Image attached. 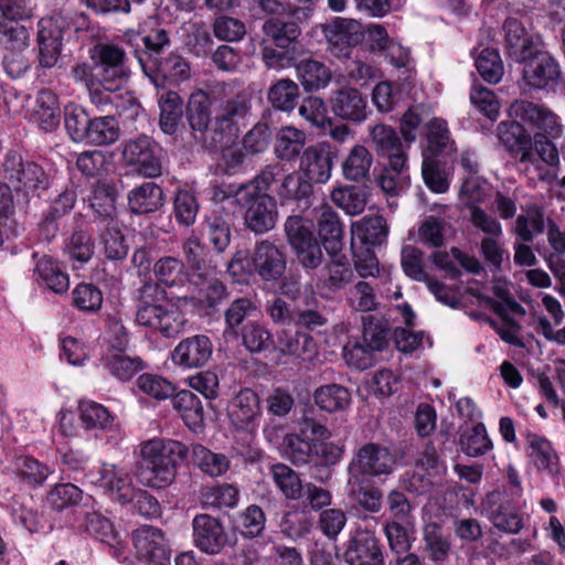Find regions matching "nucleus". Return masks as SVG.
I'll return each mask as SVG.
<instances>
[{
    "label": "nucleus",
    "instance_id": "nucleus-15",
    "mask_svg": "<svg viewBox=\"0 0 565 565\" xmlns=\"http://www.w3.org/2000/svg\"><path fill=\"white\" fill-rule=\"evenodd\" d=\"M38 44L39 60L44 67H52L57 62L62 46V34L70 26L67 18L55 13L39 21Z\"/></svg>",
    "mask_w": 565,
    "mask_h": 565
},
{
    "label": "nucleus",
    "instance_id": "nucleus-33",
    "mask_svg": "<svg viewBox=\"0 0 565 565\" xmlns=\"http://www.w3.org/2000/svg\"><path fill=\"white\" fill-rule=\"evenodd\" d=\"M313 441L312 456L322 465H335L343 454V445L332 440V434L327 426H310Z\"/></svg>",
    "mask_w": 565,
    "mask_h": 565
},
{
    "label": "nucleus",
    "instance_id": "nucleus-34",
    "mask_svg": "<svg viewBox=\"0 0 565 565\" xmlns=\"http://www.w3.org/2000/svg\"><path fill=\"white\" fill-rule=\"evenodd\" d=\"M318 232L327 253L342 250V226L337 213L328 205L321 206L318 211Z\"/></svg>",
    "mask_w": 565,
    "mask_h": 565
},
{
    "label": "nucleus",
    "instance_id": "nucleus-22",
    "mask_svg": "<svg viewBox=\"0 0 565 565\" xmlns=\"http://www.w3.org/2000/svg\"><path fill=\"white\" fill-rule=\"evenodd\" d=\"M332 168L333 156L327 143L311 146L301 156L300 169L310 183H327Z\"/></svg>",
    "mask_w": 565,
    "mask_h": 565
},
{
    "label": "nucleus",
    "instance_id": "nucleus-6",
    "mask_svg": "<svg viewBox=\"0 0 565 565\" xmlns=\"http://www.w3.org/2000/svg\"><path fill=\"white\" fill-rule=\"evenodd\" d=\"M4 177L13 191L23 195H35L45 191L51 183V177L33 161H23L17 153H9L3 163Z\"/></svg>",
    "mask_w": 565,
    "mask_h": 565
},
{
    "label": "nucleus",
    "instance_id": "nucleus-10",
    "mask_svg": "<svg viewBox=\"0 0 565 565\" xmlns=\"http://www.w3.org/2000/svg\"><path fill=\"white\" fill-rule=\"evenodd\" d=\"M285 231L299 263L305 268L318 267L322 262V250L313 236L311 222L300 216H289Z\"/></svg>",
    "mask_w": 565,
    "mask_h": 565
},
{
    "label": "nucleus",
    "instance_id": "nucleus-30",
    "mask_svg": "<svg viewBox=\"0 0 565 565\" xmlns=\"http://www.w3.org/2000/svg\"><path fill=\"white\" fill-rule=\"evenodd\" d=\"M276 350L281 355L306 361L312 359L316 352V344L313 339L306 333L291 332L284 329L277 332Z\"/></svg>",
    "mask_w": 565,
    "mask_h": 565
},
{
    "label": "nucleus",
    "instance_id": "nucleus-54",
    "mask_svg": "<svg viewBox=\"0 0 565 565\" xmlns=\"http://www.w3.org/2000/svg\"><path fill=\"white\" fill-rule=\"evenodd\" d=\"M92 120L82 106L76 104L65 106V129L74 142L85 141Z\"/></svg>",
    "mask_w": 565,
    "mask_h": 565
},
{
    "label": "nucleus",
    "instance_id": "nucleus-18",
    "mask_svg": "<svg viewBox=\"0 0 565 565\" xmlns=\"http://www.w3.org/2000/svg\"><path fill=\"white\" fill-rule=\"evenodd\" d=\"M88 478L115 502L126 504L135 500L137 489L134 487L130 475L122 468L104 463L98 475L92 473Z\"/></svg>",
    "mask_w": 565,
    "mask_h": 565
},
{
    "label": "nucleus",
    "instance_id": "nucleus-43",
    "mask_svg": "<svg viewBox=\"0 0 565 565\" xmlns=\"http://www.w3.org/2000/svg\"><path fill=\"white\" fill-rule=\"evenodd\" d=\"M367 39L373 51L385 52L391 57V62L396 66L405 65L408 52L399 44L394 43L382 25L371 24L367 28Z\"/></svg>",
    "mask_w": 565,
    "mask_h": 565
},
{
    "label": "nucleus",
    "instance_id": "nucleus-53",
    "mask_svg": "<svg viewBox=\"0 0 565 565\" xmlns=\"http://www.w3.org/2000/svg\"><path fill=\"white\" fill-rule=\"evenodd\" d=\"M312 447L310 426L301 429L300 434H287L284 437L285 452L295 463L307 462L312 456Z\"/></svg>",
    "mask_w": 565,
    "mask_h": 565
},
{
    "label": "nucleus",
    "instance_id": "nucleus-7",
    "mask_svg": "<svg viewBox=\"0 0 565 565\" xmlns=\"http://www.w3.org/2000/svg\"><path fill=\"white\" fill-rule=\"evenodd\" d=\"M509 115L513 119L522 121L530 130L534 131L535 139H556L563 134L559 116L544 105L527 100H516L510 106Z\"/></svg>",
    "mask_w": 565,
    "mask_h": 565
},
{
    "label": "nucleus",
    "instance_id": "nucleus-63",
    "mask_svg": "<svg viewBox=\"0 0 565 565\" xmlns=\"http://www.w3.org/2000/svg\"><path fill=\"white\" fill-rule=\"evenodd\" d=\"M298 97V85L291 79H280L268 92V99L273 106L285 111L295 108Z\"/></svg>",
    "mask_w": 565,
    "mask_h": 565
},
{
    "label": "nucleus",
    "instance_id": "nucleus-36",
    "mask_svg": "<svg viewBox=\"0 0 565 565\" xmlns=\"http://www.w3.org/2000/svg\"><path fill=\"white\" fill-rule=\"evenodd\" d=\"M128 204L135 214H146L163 205L162 189L153 182H145L128 194Z\"/></svg>",
    "mask_w": 565,
    "mask_h": 565
},
{
    "label": "nucleus",
    "instance_id": "nucleus-2",
    "mask_svg": "<svg viewBox=\"0 0 565 565\" xmlns=\"http://www.w3.org/2000/svg\"><path fill=\"white\" fill-rule=\"evenodd\" d=\"M141 305L136 313L138 324L159 332L166 338L179 334L185 322L182 306L188 297L167 299L166 291L153 281H147L139 290Z\"/></svg>",
    "mask_w": 565,
    "mask_h": 565
},
{
    "label": "nucleus",
    "instance_id": "nucleus-58",
    "mask_svg": "<svg viewBox=\"0 0 565 565\" xmlns=\"http://www.w3.org/2000/svg\"><path fill=\"white\" fill-rule=\"evenodd\" d=\"M475 65L481 77L491 84H497L503 75V63L497 49L486 47L476 58Z\"/></svg>",
    "mask_w": 565,
    "mask_h": 565
},
{
    "label": "nucleus",
    "instance_id": "nucleus-31",
    "mask_svg": "<svg viewBox=\"0 0 565 565\" xmlns=\"http://www.w3.org/2000/svg\"><path fill=\"white\" fill-rule=\"evenodd\" d=\"M35 281L55 294H64L70 287L67 273L61 265L49 256L41 257L34 268Z\"/></svg>",
    "mask_w": 565,
    "mask_h": 565
},
{
    "label": "nucleus",
    "instance_id": "nucleus-17",
    "mask_svg": "<svg viewBox=\"0 0 565 565\" xmlns=\"http://www.w3.org/2000/svg\"><path fill=\"white\" fill-rule=\"evenodd\" d=\"M25 118L45 132L54 131L61 122L58 96L49 88L40 89L28 99Z\"/></svg>",
    "mask_w": 565,
    "mask_h": 565
},
{
    "label": "nucleus",
    "instance_id": "nucleus-45",
    "mask_svg": "<svg viewBox=\"0 0 565 565\" xmlns=\"http://www.w3.org/2000/svg\"><path fill=\"white\" fill-rule=\"evenodd\" d=\"M306 145V134L292 126L279 129L275 140V153L281 160H292L299 156Z\"/></svg>",
    "mask_w": 565,
    "mask_h": 565
},
{
    "label": "nucleus",
    "instance_id": "nucleus-4",
    "mask_svg": "<svg viewBox=\"0 0 565 565\" xmlns=\"http://www.w3.org/2000/svg\"><path fill=\"white\" fill-rule=\"evenodd\" d=\"M427 147L423 151L422 174L426 185L435 193H445L450 185L448 172L437 159L443 153H450L454 145L445 120L431 119L427 125Z\"/></svg>",
    "mask_w": 565,
    "mask_h": 565
},
{
    "label": "nucleus",
    "instance_id": "nucleus-23",
    "mask_svg": "<svg viewBox=\"0 0 565 565\" xmlns=\"http://www.w3.org/2000/svg\"><path fill=\"white\" fill-rule=\"evenodd\" d=\"M192 525L195 545L202 552L216 554L227 543V535L218 519L200 514L193 519Z\"/></svg>",
    "mask_w": 565,
    "mask_h": 565
},
{
    "label": "nucleus",
    "instance_id": "nucleus-60",
    "mask_svg": "<svg viewBox=\"0 0 565 565\" xmlns=\"http://www.w3.org/2000/svg\"><path fill=\"white\" fill-rule=\"evenodd\" d=\"M271 473L276 486L287 499L297 500L302 497L305 486L290 467L284 463L274 465Z\"/></svg>",
    "mask_w": 565,
    "mask_h": 565
},
{
    "label": "nucleus",
    "instance_id": "nucleus-14",
    "mask_svg": "<svg viewBox=\"0 0 565 565\" xmlns=\"http://www.w3.org/2000/svg\"><path fill=\"white\" fill-rule=\"evenodd\" d=\"M328 50L338 58L350 56L352 49L363 40L362 25L353 19L334 18L322 26Z\"/></svg>",
    "mask_w": 565,
    "mask_h": 565
},
{
    "label": "nucleus",
    "instance_id": "nucleus-56",
    "mask_svg": "<svg viewBox=\"0 0 565 565\" xmlns=\"http://www.w3.org/2000/svg\"><path fill=\"white\" fill-rule=\"evenodd\" d=\"M192 458L194 463L211 477L221 476L230 468V461L224 455L212 452L202 445L193 446Z\"/></svg>",
    "mask_w": 565,
    "mask_h": 565
},
{
    "label": "nucleus",
    "instance_id": "nucleus-9",
    "mask_svg": "<svg viewBox=\"0 0 565 565\" xmlns=\"http://www.w3.org/2000/svg\"><path fill=\"white\" fill-rule=\"evenodd\" d=\"M75 523L78 530L88 532L102 543L107 544L113 550V555L121 563H126L128 557L124 555V541L114 524L98 511L87 507H78L74 510Z\"/></svg>",
    "mask_w": 565,
    "mask_h": 565
},
{
    "label": "nucleus",
    "instance_id": "nucleus-11",
    "mask_svg": "<svg viewBox=\"0 0 565 565\" xmlns=\"http://www.w3.org/2000/svg\"><path fill=\"white\" fill-rule=\"evenodd\" d=\"M387 344L386 331L376 324H365L361 341L348 342L343 348L345 363L356 370H365L375 362V353Z\"/></svg>",
    "mask_w": 565,
    "mask_h": 565
},
{
    "label": "nucleus",
    "instance_id": "nucleus-38",
    "mask_svg": "<svg viewBox=\"0 0 565 565\" xmlns=\"http://www.w3.org/2000/svg\"><path fill=\"white\" fill-rule=\"evenodd\" d=\"M315 404L323 412L335 414L345 411L351 403V394L340 384H327L316 388Z\"/></svg>",
    "mask_w": 565,
    "mask_h": 565
},
{
    "label": "nucleus",
    "instance_id": "nucleus-1",
    "mask_svg": "<svg viewBox=\"0 0 565 565\" xmlns=\"http://www.w3.org/2000/svg\"><path fill=\"white\" fill-rule=\"evenodd\" d=\"M522 121L501 122L498 135L501 142L519 156V163L526 175L534 180L552 181L551 168L558 166L559 157L551 140L535 139L526 131Z\"/></svg>",
    "mask_w": 565,
    "mask_h": 565
},
{
    "label": "nucleus",
    "instance_id": "nucleus-47",
    "mask_svg": "<svg viewBox=\"0 0 565 565\" xmlns=\"http://www.w3.org/2000/svg\"><path fill=\"white\" fill-rule=\"evenodd\" d=\"M492 192V185L479 174L467 175L459 191V201L470 210L486 203Z\"/></svg>",
    "mask_w": 565,
    "mask_h": 565
},
{
    "label": "nucleus",
    "instance_id": "nucleus-55",
    "mask_svg": "<svg viewBox=\"0 0 565 565\" xmlns=\"http://www.w3.org/2000/svg\"><path fill=\"white\" fill-rule=\"evenodd\" d=\"M249 111V103L245 96H236L228 100L214 116L216 128L220 130L230 129L236 126Z\"/></svg>",
    "mask_w": 565,
    "mask_h": 565
},
{
    "label": "nucleus",
    "instance_id": "nucleus-50",
    "mask_svg": "<svg viewBox=\"0 0 565 565\" xmlns=\"http://www.w3.org/2000/svg\"><path fill=\"white\" fill-rule=\"evenodd\" d=\"M259 414L258 396L252 390L241 391L231 404L232 424H250Z\"/></svg>",
    "mask_w": 565,
    "mask_h": 565
},
{
    "label": "nucleus",
    "instance_id": "nucleus-12",
    "mask_svg": "<svg viewBox=\"0 0 565 565\" xmlns=\"http://www.w3.org/2000/svg\"><path fill=\"white\" fill-rule=\"evenodd\" d=\"M143 73L156 88H164L167 85H178L191 77L189 62L181 55L170 54L157 61L149 57L145 61L138 56Z\"/></svg>",
    "mask_w": 565,
    "mask_h": 565
},
{
    "label": "nucleus",
    "instance_id": "nucleus-26",
    "mask_svg": "<svg viewBox=\"0 0 565 565\" xmlns=\"http://www.w3.org/2000/svg\"><path fill=\"white\" fill-rule=\"evenodd\" d=\"M559 75V68L556 61L545 52H534L525 61L523 70L524 82L533 88H545L556 82Z\"/></svg>",
    "mask_w": 565,
    "mask_h": 565
},
{
    "label": "nucleus",
    "instance_id": "nucleus-21",
    "mask_svg": "<svg viewBox=\"0 0 565 565\" xmlns=\"http://www.w3.org/2000/svg\"><path fill=\"white\" fill-rule=\"evenodd\" d=\"M329 104L332 113L342 120L362 122L366 119V98L353 87L332 92Z\"/></svg>",
    "mask_w": 565,
    "mask_h": 565
},
{
    "label": "nucleus",
    "instance_id": "nucleus-13",
    "mask_svg": "<svg viewBox=\"0 0 565 565\" xmlns=\"http://www.w3.org/2000/svg\"><path fill=\"white\" fill-rule=\"evenodd\" d=\"M396 465L395 456L386 448L367 444L360 448L349 467V482H359L360 476L388 475Z\"/></svg>",
    "mask_w": 565,
    "mask_h": 565
},
{
    "label": "nucleus",
    "instance_id": "nucleus-35",
    "mask_svg": "<svg viewBox=\"0 0 565 565\" xmlns=\"http://www.w3.org/2000/svg\"><path fill=\"white\" fill-rule=\"evenodd\" d=\"M527 454L532 465L542 471L554 475L558 470V457L551 443L542 436L527 434Z\"/></svg>",
    "mask_w": 565,
    "mask_h": 565
},
{
    "label": "nucleus",
    "instance_id": "nucleus-44",
    "mask_svg": "<svg viewBox=\"0 0 565 565\" xmlns=\"http://www.w3.org/2000/svg\"><path fill=\"white\" fill-rule=\"evenodd\" d=\"M352 238L365 245H380L387 236L386 221L380 216L363 217L352 224Z\"/></svg>",
    "mask_w": 565,
    "mask_h": 565
},
{
    "label": "nucleus",
    "instance_id": "nucleus-28",
    "mask_svg": "<svg viewBox=\"0 0 565 565\" xmlns=\"http://www.w3.org/2000/svg\"><path fill=\"white\" fill-rule=\"evenodd\" d=\"M344 558L350 565H383L377 540L367 532L358 533L350 541Z\"/></svg>",
    "mask_w": 565,
    "mask_h": 565
},
{
    "label": "nucleus",
    "instance_id": "nucleus-46",
    "mask_svg": "<svg viewBox=\"0 0 565 565\" xmlns=\"http://www.w3.org/2000/svg\"><path fill=\"white\" fill-rule=\"evenodd\" d=\"M182 99L177 92L169 90L159 97V124L164 134L177 131L183 114Z\"/></svg>",
    "mask_w": 565,
    "mask_h": 565
},
{
    "label": "nucleus",
    "instance_id": "nucleus-19",
    "mask_svg": "<svg viewBox=\"0 0 565 565\" xmlns=\"http://www.w3.org/2000/svg\"><path fill=\"white\" fill-rule=\"evenodd\" d=\"M134 547L137 556L153 565L169 563L170 553L161 530L145 525L132 533Z\"/></svg>",
    "mask_w": 565,
    "mask_h": 565
},
{
    "label": "nucleus",
    "instance_id": "nucleus-29",
    "mask_svg": "<svg viewBox=\"0 0 565 565\" xmlns=\"http://www.w3.org/2000/svg\"><path fill=\"white\" fill-rule=\"evenodd\" d=\"M505 49L516 62H525L536 47L525 26L515 18L507 19L504 23Z\"/></svg>",
    "mask_w": 565,
    "mask_h": 565
},
{
    "label": "nucleus",
    "instance_id": "nucleus-20",
    "mask_svg": "<svg viewBox=\"0 0 565 565\" xmlns=\"http://www.w3.org/2000/svg\"><path fill=\"white\" fill-rule=\"evenodd\" d=\"M511 288L512 286L507 279L495 278L490 288H471V294L480 300V303L492 309L497 315L505 316L508 311L522 315L523 308L514 300Z\"/></svg>",
    "mask_w": 565,
    "mask_h": 565
},
{
    "label": "nucleus",
    "instance_id": "nucleus-25",
    "mask_svg": "<svg viewBox=\"0 0 565 565\" xmlns=\"http://www.w3.org/2000/svg\"><path fill=\"white\" fill-rule=\"evenodd\" d=\"M370 137L380 156L388 158L391 168H406V153L396 131L384 124L370 128Z\"/></svg>",
    "mask_w": 565,
    "mask_h": 565
},
{
    "label": "nucleus",
    "instance_id": "nucleus-40",
    "mask_svg": "<svg viewBox=\"0 0 565 565\" xmlns=\"http://www.w3.org/2000/svg\"><path fill=\"white\" fill-rule=\"evenodd\" d=\"M216 276L217 271L215 266H209V268L203 271L202 277L192 276L193 280L191 284L198 286L200 292L196 300L204 307H215L225 297V286Z\"/></svg>",
    "mask_w": 565,
    "mask_h": 565
},
{
    "label": "nucleus",
    "instance_id": "nucleus-64",
    "mask_svg": "<svg viewBox=\"0 0 565 565\" xmlns=\"http://www.w3.org/2000/svg\"><path fill=\"white\" fill-rule=\"evenodd\" d=\"M544 230L543 212L539 207H530L519 215L515 222L514 233L524 242H531Z\"/></svg>",
    "mask_w": 565,
    "mask_h": 565
},
{
    "label": "nucleus",
    "instance_id": "nucleus-32",
    "mask_svg": "<svg viewBox=\"0 0 565 565\" xmlns=\"http://www.w3.org/2000/svg\"><path fill=\"white\" fill-rule=\"evenodd\" d=\"M153 274L157 285L164 287H184L192 282L181 259L173 256L160 257L153 265Z\"/></svg>",
    "mask_w": 565,
    "mask_h": 565
},
{
    "label": "nucleus",
    "instance_id": "nucleus-37",
    "mask_svg": "<svg viewBox=\"0 0 565 565\" xmlns=\"http://www.w3.org/2000/svg\"><path fill=\"white\" fill-rule=\"evenodd\" d=\"M296 72L298 79L307 92L323 89L332 79L331 70L323 63L311 58L297 64Z\"/></svg>",
    "mask_w": 565,
    "mask_h": 565
},
{
    "label": "nucleus",
    "instance_id": "nucleus-8",
    "mask_svg": "<svg viewBox=\"0 0 565 565\" xmlns=\"http://www.w3.org/2000/svg\"><path fill=\"white\" fill-rule=\"evenodd\" d=\"M89 56L99 68L102 88L107 92L120 90L128 81L129 68L125 52L114 44H97L89 51Z\"/></svg>",
    "mask_w": 565,
    "mask_h": 565
},
{
    "label": "nucleus",
    "instance_id": "nucleus-27",
    "mask_svg": "<svg viewBox=\"0 0 565 565\" xmlns=\"http://www.w3.org/2000/svg\"><path fill=\"white\" fill-rule=\"evenodd\" d=\"M252 256L255 273L258 274L262 279L275 281L285 273V256L275 244L268 241H262L256 244Z\"/></svg>",
    "mask_w": 565,
    "mask_h": 565
},
{
    "label": "nucleus",
    "instance_id": "nucleus-59",
    "mask_svg": "<svg viewBox=\"0 0 565 565\" xmlns=\"http://www.w3.org/2000/svg\"><path fill=\"white\" fill-rule=\"evenodd\" d=\"M331 199L334 204L350 215L362 213L366 204L364 190L353 185L334 189Z\"/></svg>",
    "mask_w": 565,
    "mask_h": 565
},
{
    "label": "nucleus",
    "instance_id": "nucleus-41",
    "mask_svg": "<svg viewBox=\"0 0 565 565\" xmlns=\"http://www.w3.org/2000/svg\"><path fill=\"white\" fill-rule=\"evenodd\" d=\"M373 156L363 145H354L342 161L341 168L345 179L360 181L369 175Z\"/></svg>",
    "mask_w": 565,
    "mask_h": 565
},
{
    "label": "nucleus",
    "instance_id": "nucleus-42",
    "mask_svg": "<svg viewBox=\"0 0 565 565\" xmlns=\"http://www.w3.org/2000/svg\"><path fill=\"white\" fill-rule=\"evenodd\" d=\"M212 102L203 89L194 90L188 100L186 119L193 130L204 131L212 119Z\"/></svg>",
    "mask_w": 565,
    "mask_h": 565
},
{
    "label": "nucleus",
    "instance_id": "nucleus-57",
    "mask_svg": "<svg viewBox=\"0 0 565 565\" xmlns=\"http://www.w3.org/2000/svg\"><path fill=\"white\" fill-rule=\"evenodd\" d=\"M119 138L118 122L114 117H96L92 120L87 138L84 142L92 145H109Z\"/></svg>",
    "mask_w": 565,
    "mask_h": 565
},
{
    "label": "nucleus",
    "instance_id": "nucleus-3",
    "mask_svg": "<svg viewBox=\"0 0 565 565\" xmlns=\"http://www.w3.org/2000/svg\"><path fill=\"white\" fill-rule=\"evenodd\" d=\"M186 454V447L177 440L153 438L146 441L140 449L141 481L154 489L168 487L174 480L177 468L183 462Z\"/></svg>",
    "mask_w": 565,
    "mask_h": 565
},
{
    "label": "nucleus",
    "instance_id": "nucleus-24",
    "mask_svg": "<svg viewBox=\"0 0 565 565\" xmlns=\"http://www.w3.org/2000/svg\"><path fill=\"white\" fill-rule=\"evenodd\" d=\"M212 342L203 334L189 337L182 340L172 351L171 359L174 364L185 367H201L212 355Z\"/></svg>",
    "mask_w": 565,
    "mask_h": 565
},
{
    "label": "nucleus",
    "instance_id": "nucleus-5",
    "mask_svg": "<svg viewBox=\"0 0 565 565\" xmlns=\"http://www.w3.org/2000/svg\"><path fill=\"white\" fill-rule=\"evenodd\" d=\"M235 202L244 210V223L257 234L271 231L278 220L277 204L270 195H257L253 186L236 190Z\"/></svg>",
    "mask_w": 565,
    "mask_h": 565
},
{
    "label": "nucleus",
    "instance_id": "nucleus-49",
    "mask_svg": "<svg viewBox=\"0 0 565 565\" xmlns=\"http://www.w3.org/2000/svg\"><path fill=\"white\" fill-rule=\"evenodd\" d=\"M401 313L406 327L395 329L394 340L399 351L411 353L424 344L425 334L422 331L415 332L412 330L415 313L407 303L401 307Z\"/></svg>",
    "mask_w": 565,
    "mask_h": 565
},
{
    "label": "nucleus",
    "instance_id": "nucleus-62",
    "mask_svg": "<svg viewBox=\"0 0 565 565\" xmlns=\"http://www.w3.org/2000/svg\"><path fill=\"white\" fill-rule=\"evenodd\" d=\"M263 30L281 49L289 46L300 34V30L295 22H286L279 18L268 19L264 23Z\"/></svg>",
    "mask_w": 565,
    "mask_h": 565
},
{
    "label": "nucleus",
    "instance_id": "nucleus-52",
    "mask_svg": "<svg viewBox=\"0 0 565 565\" xmlns=\"http://www.w3.org/2000/svg\"><path fill=\"white\" fill-rule=\"evenodd\" d=\"M425 551L430 561L444 563L447 561L451 543L441 532V527L436 523H429L424 529Z\"/></svg>",
    "mask_w": 565,
    "mask_h": 565
},
{
    "label": "nucleus",
    "instance_id": "nucleus-39",
    "mask_svg": "<svg viewBox=\"0 0 565 565\" xmlns=\"http://www.w3.org/2000/svg\"><path fill=\"white\" fill-rule=\"evenodd\" d=\"M493 498L494 495L489 499L492 504L486 509V515L489 521L494 527L502 532L510 534L518 533L522 529L523 523L522 518L516 512L514 505L509 501L497 504L492 500Z\"/></svg>",
    "mask_w": 565,
    "mask_h": 565
},
{
    "label": "nucleus",
    "instance_id": "nucleus-16",
    "mask_svg": "<svg viewBox=\"0 0 565 565\" xmlns=\"http://www.w3.org/2000/svg\"><path fill=\"white\" fill-rule=\"evenodd\" d=\"M161 149L149 137L142 136L125 143L122 158L128 166L146 178L161 173Z\"/></svg>",
    "mask_w": 565,
    "mask_h": 565
},
{
    "label": "nucleus",
    "instance_id": "nucleus-51",
    "mask_svg": "<svg viewBox=\"0 0 565 565\" xmlns=\"http://www.w3.org/2000/svg\"><path fill=\"white\" fill-rule=\"evenodd\" d=\"M116 190L113 185L98 182L93 191L90 206L103 222H116Z\"/></svg>",
    "mask_w": 565,
    "mask_h": 565
},
{
    "label": "nucleus",
    "instance_id": "nucleus-48",
    "mask_svg": "<svg viewBox=\"0 0 565 565\" xmlns=\"http://www.w3.org/2000/svg\"><path fill=\"white\" fill-rule=\"evenodd\" d=\"M102 362L105 369L120 381L130 380L143 367V363L139 358L129 356L124 352L106 351L102 356Z\"/></svg>",
    "mask_w": 565,
    "mask_h": 565
},
{
    "label": "nucleus",
    "instance_id": "nucleus-61",
    "mask_svg": "<svg viewBox=\"0 0 565 565\" xmlns=\"http://www.w3.org/2000/svg\"><path fill=\"white\" fill-rule=\"evenodd\" d=\"M265 522L264 511L258 505L252 504L236 516L234 527L243 536L256 537L263 532Z\"/></svg>",
    "mask_w": 565,
    "mask_h": 565
}]
</instances>
